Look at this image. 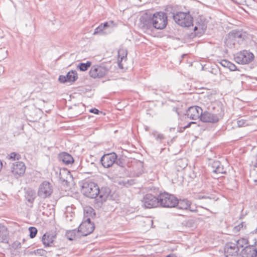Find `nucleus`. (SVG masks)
Returning a JSON list of instances; mask_svg holds the SVG:
<instances>
[{
  "mask_svg": "<svg viewBox=\"0 0 257 257\" xmlns=\"http://www.w3.org/2000/svg\"><path fill=\"white\" fill-rule=\"evenodd\" d=\"M172 18L178 25L183 27H189L193 25V18L189 13L182 12L173 13Z\"/></svg>",
  "mask_w": 257,
  "mask_h": 257,
  "instance_id": "39448f33",
  "label": "nucleus"
},
{
  "mask_svg": "<svg viewBox=\"0 0 257 257\" xmlns=\"http://www.w3.org/2000/svg\"><path fill=\"white\" fill-rule=\"evenodd\" d=\"M9 159H12L13 160H19V159H21V155L18 154V153H15V152H12L9 155Z\"/></svg>",
  "mask_w": 257,
  "mask_h": 257,
  "instance_id": "ea45409f",
  "label": "nucleus"
},
{
  "mask_svg": "<svg viewBox=\"0 0 257 257\" xmlns=\"http://www.w3.org/2000/svg\"><path fill=\"white\" fill-rule=\"evenodd\" d=\"M65 235L70 240H75L82 236L78 228L77 230L75 229L71 230H67L66 232Z\"/></svg>",
  "mask_w": 257,
  "mask_h": 257,
  "instance_id": "5701e85b",
  "label": "nucleus"
},
{
  "mask_svg": "<svg viewBox=\"0 0 257 257\" xmlns=\"http://www.w3.org/2000/svg\"><path fill=\"white\" fill-rule=\"evenodd\" d=\"M221 163L218 161H214L210 163V167L212 168V171L213 173H216L218 171V168L220 166Z\"/></svg>",
  "mask_w": 257,
  "mask_h": 257,
  "instance_id": "f704fd0d",
  "label": "nucleus"
},
{
  "mask_svg": "<svg viewBox=\"0 0 257 257\" xmlns=\"http://www.w3.org/2000/svg\"><path fill=\"white\" fill-rule=\"evenodd\" d=\"M246 37V33L242 30H233L228 33L225 44L229 48H235L236 45L242 44Z\"/></svg>",
  "mask_w": 257,
  "mask_h": 257,
  "instance_id": "f03ea898",
  "label": "nucleus"
},
{
  "mask_svg": "<svg viewBox=\"0 0 257 257\" xmlns=\"http://www.w3.org/2000/svg\"><path fill=\"white\" fill-rule=\"evenodd\" d=\"M8 240V232L7 228L2 225H0V242H7Z\"/></svg>",
  "mask_w": 257,
  "mask_h": 257,
  "instance_id": "bb28decb",
  "label": "nucleus"
},
{
  "mask_svg": "<svg viewBox=\"0 0 257 257\" xmlns=\"http://www.w3.org/2000/svg\"><path fill=\"white\" fill-rule=\"evenodd\" d=\"M134 183V180H123L119 182V184L126 187H128Z\"/></svg>",
  "mask_w": 257,
  "mask_h": 257,
  "instance_id": "e433bc0d",
  "label": "nucleus"
},
{
  "mask_svg": "<svg viewBox=\"0 0 257 257\" xmlns=\"http://www.w3.org/2000/svg\"><path fill=\"white\" fill-rule=\"evenodd\" d=\"M53 193V187L50 183L45 181L40 185L38 195L42 198H46L51 196Z\"/></svg>",
  "mask_w": 257,
  "mask_h": 257,
  "instance_id": "9d476101",
  "label": "nucleus"
},
{
  "mask_svg": "<svg viewBox=\"0 0 257 257\" xmlns=\"http://www.w3.org/2000/svg\"><path fill=\"white\" fill-rule=\"evenodd\" d=\"M89 111L91 113H94L96 114H98L100 113H102L101 111H99L98 109H97V108H93L90 109Z\"/></svg>",
  "mask_w": 257,
  "mask_h": 257,
  "instance_id": "a18cd8bd",
  "label": "nucleus"
},
{
  "mask_svg": "<svg viewBox=\"0 0 257 257\" xmlns=\"http://www.w3.org/2000/svg\"><path fill=\"white\" fill-rule=\"evenodd\" d=\"M220 118L216 114H214L212 112L207 111L203 112L202 111L200 119L205 122L215 123L218 122Z\"/></svg>",
  "mask_w": 257,
  "mask_h": 257,
  "instance_id": "f3484780",
  "label": "nucleus"
},
{
  "mask_svg": "<svg viewBox=\"0 0 257 257\" xmlns=\"http://www.w3.org/2000/svg\"><path fill=\"white\" fill-rule=\"evenodd\" d=\"M145 130L148 131L149 130V127L148 126H146L145 128Z\"/></svg>",
  "mask_w": 257,
  "mask_h": 257,
  "instance_id": "864d4df0",
  "label": "nucleus"
},
{
  "mask_svg": "<svg viewBox=\"0 0 257 257\" xmlns=\"http://www.w3.org/2000/svg\"><path fill=\"white\" fill-rule=\"evenodd\" d=\"M254 166H255V167H257V162L255 163Z\"/></svg>",
  "mask_w": 257,
  "mask_h": 257,
  "instance_id": "5fc2aeb1",
  "label": "nucleus"
},
{
  "mask_svg": "<svg viewBox=\"0 0 257 257\" xmlns=\"http://www.w3.org/2000/svg\"><path fill=\"white\" fill-rule=\"evenodd\" d=\"M193 123H195V122H193V121L190 122L186 126H185L184 127V128H186L189 127L190 126L191 124H193Z\"/></svg>",
  "mask_w": 257,
  "mask_h": 257,
  "instance_id": "8fccbe9b",
  "label": "nucleus"
},
{
  "mask_svg": "<svg viewBox=\"0 0 257 257\" xmlns=\"http://www.w3.org/2000/svg\"><path fill=\"white\" fill-rule=\"evenodd\" d=\"M166 257H176V256L174 255L169 254V255H167Z\"/></svg>",
  "mask_w": 257,
  "mask_h": 257,
  "instance_id": "603ef678",
  "label": "nucleus"
},
{
  "mask_svg": "<svg viewBox=\"0 0 257 257\" xmlns=\"http://www.w3.org/2000/svg\"><path fill=\"white\" fill-rule=\"evenodd\" d=\"M150 134L159 143H162V141L165 139L164 135L159 133L157 131L154 130Z\"/></svg>",
  "mask_w": 257,
  "mask_h": 257,
  "instance_id": "7c9ffc66",
  "label": "nucleus"
},
{
  "mask_svg": "<svg viewBox=\"0 0 257 257\" xmlns=\"http://www.w3.org/2000/svg\"><path fill=\"white\" fill-rule=\"evenodd\" d=\"M107 69L104 66L94 65L91 68L89 75L93 78H101L107 74Z\"/></svg>",
  "mask_w": 257,
  "mask_h": 257,
  "instance_id": "9b49d317",
  "label": "nucleus"
},
{
  "mask_svg": "<svg viewBox=\"0 0 257 257\" xmlns=\"http://www.w3.org/2000/svg\"><path fill=\"white\" fill-rule=\"evenodd\" d=\"M190 202V201L186 199L180 200H178L177 205L179 209L188 210V208L189 207Z\"/></svg>",
  "mask_w": 257,
  "mask_h": 257,
  "instance_id": "c756f323",
  "label": "nucleus"
},
{
  "mask_svg": "<svg viewBox=\"0 0 257 257\" xmlns=\"http://www.w3.org/2000/svg\"><path fill=\"white\" fill-rule=\"evenodd\" d=\"M117 27V24L113 21H109L101 24L94 30L93 35H106L112 33Z\"/></svg>",
  "mask_w": 257,
  "mask_h": 257,
  "instance_id": "423d86ee",
  "label": "nucleus"
},
{
  "mask_svg": "<svg viewBox=\"0 0 257 257\" xmlns=\"http://www.w3.org/2000/svg\"><path fill=\"white\" fill-rule=\"evenodd\" d=\"M237 124L238 127L245 126L248 125L247 121L243 119H241L237 121Z\"/></svg>",
  "mask_w": 257,
  "mask_h": 257,
  "instance_id": "a19ab883",
  "label": "nucleus"
},
{
  "mask_svg": "<svg viewBox=\"0 0 257 257\" xmlns=\"http://www.w3.org/2000/svg\"><path fill=\"white\" fill-rule=\"evenodd\" d=\"M142 206L145 208H153L159 207V197L151 193L144 196L142 199Z\"/></svg>",
  "mask_w": 257,
  "mask_h": 257,
  "instance_id": "0eeeda50",
  "label": "nucleus"
},
{
  "mask_svg": "<svg viewBox=\"0 0 257 257\" xmlns=\"http://www.w3.org/2000/svg\"><path fill=\"white\" fill-rule=\"evenodd\" d=\"M224 250L226 257H239L238 248L233 242H231L226 243Z\"/></svg>",
  "mask_w": 257,
  "mask_h": 257,
  "instance_id": "4468645a",
  "label": "nucleus"
},
{
  "mask_svg": "<svg viewBox=\"0 0 257 257\" xmlns=\"http://www.w3.org/2000/svg\"><path fill=\"white\" fill-rule=\"evenodd\" d=\"M216 174H225L226 169L224 168L223 166L221 164L220 166L218 168V171Z\"/></svg>",
  "mask_w": 257,
  "mask_h": 257,
  "instance_id": "79ce46f5",
  "label": "nucleus"
},
{
  "mask_svg": "<svg viewBox=\"0 0 257 257\" xmlns=\"http://www.w3.org/2000/svg\"><path fill=\"white\" fill-rule=\"evenodd\" d=\"M208 109L210 111V112L216 114L220 118H221L223 115L222 104L219 102L212 103L209 106Z\"/></svg>",
  "mask_w": 257,
  "mask_h": 257,
  "instance_id": "6ab92c4d",
  "label": "nucleus"
},
{
  "mask_svg": "<svg viewBox=\"0 0 257 257\" xmlns=\"http://www.w3.org/2000/svg\"><path fill=\"white\" fill-rule=\"evenodd\" d=\"M12 246L13 248L17 249L21 247V243L19 241H15L13 243Z\"/></svg>",
  "mask_w": 257,
  "mask_h": 257,
  "instance_id": "c03bdc74",
  "label": "nucleus"
},
{
  "mask_svg": "<svg viewBox=\"0 0 257 257\" xmlns=\"http://www.w3.org/2000/svg\"><path fill=\"white\" fill-rule=\"evenodd\" d=\"M254 58L253 54L246 50H243L236 54L234 57L235 62L240 64H245L251 62Z\"/></svg>",
  "mask_w": 257,
  "mask_h": 257,
  "instance_id": "6e6552de",
  "label": "nucleus"
},
{
  "mask_svg": "<svg viewBox=\"0 0 257 257\" xmlns=\"http://www.w3.org/2000/svg\"><path fill=\"white\" fill-rule=\"evenodd\" d=\"M141 27L143 29L152 30L154 28L157 30L164 29L168 24L166 14L164 12H156L152 16L145 15L140 18Z\"/></svg>",
  "mask_w": 257,
  "mask_h": 257,
  "instance_id": "f257e3e1",
  "label": "nucleus"
},
{
  "mask_svg": "<svg viewBox=\"0 0 257 257\" xmlns=\"http://www.w3.org/2000/svg\"><path fill=\"white\" fill-rule=\"evenodd\" d=\"M78 78L77 73L76 71H69L66 75H60L59 81L63 83L66 82H74Z\"/></svg>",
  "mask_w": 257,
  "mask_h": 257,
  "instance_id": "a211bd4d",
  "label": "nucleus"
},
{
  "mask_svg": "<svg viewBox=\"0 0 257 257\" xmlns=\"http://www.w3.org/2000/svg\"><path fill=\"white\" fill-rule=\"evenodd\" d=\"M117 155L115 153L104 155L101 158L100 162L104 168H109L116 161Z\"/></svg>",
  "mask_w": 257,
  "mask_h": 257,
  "instance_id": "ddd939ff",
  "label": "nucleus"
},
{
  "mask_svg": "<svg viewBox=\"0 0 257 257\" xmlns=\"http://www.w3.org/2000/svg\"><path fill=\"white\" fill-rule=\"evenodd\" d=\"M94 228V224L91 221L90 218H87L82 221L78 227L82 236H85L91 233Z\"/></svg>",
  "mask_w": 257,
  "mask_h": 257,
  "instance_id": "1a4fd4ad",
  "label": "nucleus"
},
{
  "mask_svg": "<svg viewBox=\"0 0 257 257\" xmlns=\"http://www.w3.org/2000/svg\"><path fill=\"white\" fill-rule=\"evenodd\" d=\"M91 62L87 61L86 63H80L77 65V68L81 71L87 70L91 66Z\"/></svg>",
  "mask_w": 257,
  "mask_h": 257,
  "instance_id": "473e14b6",
  "label": "nucleus"
},
{
  "mask_svg": "<svg viewBox=\"0 0 257 257\" xmlns=\"http://www.w3.org/2000/svg\"><path fill=\"white\" fill-rule=\"evenodd\" d=\"M161 90L164 93H169L170 92V88L168 86H163L161 87Z\"/></svg>",
  "mask_w": 257,
  "mask_h": 257,
  "instance_id": "49530a36",
  "label": "nucleus"
},
{
  "mask_svg": "<svg viewBox=\"0 0 257 257\" xmlns=\"http://www.w3.org/2000/svg\"><path fill=\"white\" fill-rule=\"evenodd\" d=\"M247 241L246 239L241 238L237 240H235V242L233 243L235 245H236V246H237V248L239 250V248L243 247L244 245L247 243Z\"/></svg>",
  "mask_w": 257,
  "mask_h": 257,
  "instance_id": "72a5a7b5",
  "label": "nucleus"
},
{
  "mask_svg": "<svg viewBox=\"0 0 257 257\" xmlns=\"http://www.w3.org/2000/svg\"><path fill=\"white\" fill-rule=\"evenodd\" d=\"M202 111V109L201 107L197 106H193L188 109L186 115L188 118L196 120L200 118Z\"/></svg>",
  "mask_w": 257,
  "mask_h": 257,
  "instance_id": "2eb2a0df",
  "label": "nucleus"
},
{
  "mask_svg": "<svg viewBox=\"0 0 257 257\" xmlns=\"http://www.w3.org/2000/svg\"><path fill=\"white\" fill-rule=\"evenodd\" d=\"M56 238V233L55 232H47L43 235L42 241L45 247H51L53 245Z\"/></svg>",
  "mask_w": 257,
  "mask_h": 257,
  "instance_id": "dca6fc26",
  "label": "nucleus"
},
{
  "mask_svg": "<svg viewBox=\"0 0 257 257\" xmlns=\"http://www.w3.org/2000/svg\"><path fill=\"white\" fill-rule=\"evenodd\" d=\"M245 228V224L243 222H241L238 225L234 226L233 228V231L234 232H237L240 231L241 229H243Z\"/></svg>",
  "mask_w": 257,
  "mask_h": 257,
  "instance_id": "58836bf2",
  "label": "nucleus"
},
{
  "mask_svg": "<svg viewBox=\"0 0 257 257\" xmlns=\"http://www.w3.org/2000/svg\"><path fill=\"white\" fill-rule=\"evenodd\" d=\"M219 63L223 67L228 68L231 71L237 70L236 66L232 63L228 61V60L223 59L221 60Z\"/></svg>",
  "mask_w": 257,
  "mask_h": 257,
  "instance_id": "cd10ccee",
  "label": "nucleus"
},
{
  "mask_svg": "<svg viewBox=\"0 0 257 257\" xmlns=\"http://www.w3.org/2000/svg\"><path fill=\"white\" fill-rule=\"evenodd\" d=\"M110 192V189L107 186H103L101 188H99V193L95 199L98 206H101L102 203L106 200Z\"/></svg>",
  "mask_w": 257,
  "mask_h": 257,
  "instance_id": "f8f14e48",
  "label": "nucleus"
},
{
  "mask_svg": "<svg viewBox=\"0 0 257 257\" xmlns=\"http://www.w3.org/2000/svg\"><path fill=\"white\" fill-rule=\"evenodd\" d=\"M58 159L60 161L62 162L66 165L70 164L74 161L73 157L70 154L66 152H62L59 154Z\"/></svg>",
  "mask_w": 257,
  "mask_h": 257,
  "instance_id": "4be33fe9",
  "label": "nucleus"
},
{
  "mask_svg": "<svg viewBox=\"0 0 257 257\" xmlns=\"http://www.w3.org/2000/svg\"><path fill=\"white\" fill-rule=\"evenodd\" d=\"M207 28L206 24L204 23H198L194 27V31L196 36H200L204 33Z\"/></svg>",
  "mask_w": 257,
  "mask_h": 257,
  "instance_id": "b1692460",
  "label": "nucleus"
},
{
  "mask_svg": "<svg viewBox=\"0 0 257 257\" xmlns=\"http://www.w3.org/2000/svg\"><path fill=\"white\" fill-rule=\"evenodd\" d=\"M196 198H197L198 199H209V200L211 199L210 197H206L205 196L200 195V194L197 195Z\"/></svg>",
  "mask_w": 257,
  "mask_h": 257,
  "instance_id": "de8ad7c7",
  "label": "nucleus"
},
{
  "mask_svg": "<svg viewBox=\"0 0 257 257\" xmlns=\"http://www.w3.org/2000/svg\"><path fill=\"white\" fill-rule=\"evenodd\" d=\"M25 197L28 202L33 204L36 198L35 191L32 189L28 188L26 190Z\"/></svg>",
  "mask_w": 257,
  "mask_h": 257,
  "instance_id": "393cba45",
  "label": "nucleus"
},
{
  "mask_svg": "<svg viewBox=\"0 0 257 257\" xmlns=\"http://www.w3.org/2000/svg\"><path fill=\"white\" fill-rule=\"evenodd\" d=\"M25 170L26 166L25 164L22 162H17L15 164H13L12 171L14 175L20 176L25 173Z\"/></svg>",
  "mask_w": 257,
  "mask_h": 257,
  "instance_id": "412c9836",
  "label": "nucleus"
},
{
  "mask_svg": "<svg viewBox=\"0 0 257 257\" xmlns=\"http://www.w3.org/2000/svg\"><path fill=\"white\" fill-rule=\"evenodd\" d=\"M256 250L252 244L245 246L240 252L241 257H257Z\"/></svg>",
  "mask_w": 257,
  "mask_h": 257,
  "instance_id": "aec40b11",
  "label": "nucleus"
},
{
  "mask_svg": "<svg viewBox=\"0 0 257 257\" xmlns=\"http://www.w3.org/2000/svg\"><path fill=\"white\" fill-rule=\"evenodd\" d=\"M183 224L186 227L194 228L196 226L195 220L193 219H189L183 222Z\"/></svg>",
  "mask_w": 257,
  "mask_h": 257,
  "instance_id": "c9c22d12",
  "label": "nucleus"
},
{
  "mask_svg": "<svg viewBox=\"0 0 257 257\" xmlns=\"http://www.w3.org/2000/svg\"><path fill=\"white\" fill-rule=\"evenodd\" d=\"M70 172L67 169H60L59 177L62 182H67L68 177L70 176Z\"/></svg>",
  "mask_w": 257,
  "mask_h": 257,
  "instance_id": "c85d7f7f",
  "label": "nucleus"
},
{
  "mask_svg": "<svg viewBox=\"0 0 257 257\" xmlns=\"http://www.w3.org/2000/svg\"><path fill=\"white\" fill-rule=\"evenodd\" d=\"M84 218H87L90 217H94L95 216V212L94 210L91 207H86L84 211Z\"/></svg>",
  "mask_w": 257,
  "mask_h": 257,
  "instance_id": "2f4dec72",
  "label": "nucleus"
},
{
  "mask_svg": "<svg viewBox=\"0 0 257 257\" xmlns=\"http://www.w3.org/2000/svg\"><path fill=\"white\" fill-rule=\"evenodd\" d=\"M188 210L193 212H195L197 211V207L195 205H192L191 202H190L189 207H188Z\"/></svg>",
  "mask_w": 257,
  "mask_h": 257,
  "instance_id": "37998d69",
  "label": "nucleus"
},
{
  "mask_svg": "<svg viewBox=\"0 0 257 257\" xmlns=\"http://www.w3.org/2000/svg\"><path fill=\"white\" fill-rule=\"evenodd\" d=\"M4 71V68L2 66H0V73L1 72L3 73Z\"/></svg>",
  "mask_w": 257,
  "mask_h": 257,
  "instance_id": "3c124183",
  "label": "nucleus"
},
{
  "mask_svg": "<svg viewBox=\"0 0 257 257\" xmlns=\"http://www.w3.org/2000/svg\"><path fill=\"white\" fill-rule=\"evenodd\" d=\"M29 230L30 232L29 235H30V238H34L36 236L37 232H38V230H37V228L35 227H30L29 228Z\"/></svg>",
  "mask_w": 257,
  "mask_h": 257,
  "instance_id": "4c0bfd02",
  "label": "nucleus"
},
{
  "mask_svg": "<svg viewBox=\"0 0 257 257\" xmlns=\"http://www.w3.org/2000/svg\"><path fill=\"white\" fill-rule=\"evenodd\" d=\"M115 163L119 166H122V162L120 160V159H116Z\"/></svg>",
  "mask_w": 257,
  "mask_h": 257,
  "instance_id": "09e8293b",
  "label": "nucleus"
},
{
  "mask_svg": "<svg viewBox=\"0 0 257 257\" xmlns=\"http://www.w3.org/2000/svg\"><path fill=\"white\" fill-rule=\"evenodd\" d=\"M81 191L85 196L94 198L96 197L99 193V187L94 182L86 181L82 183Z\"/></svg>",
  "mask_w": 257,
  "mask_h": 257,
  "instance_id": "20e7f679",
  "label": "nucleus"
},
{
  "mask_svg": "<svg viewBox=\"0 0 257 257\" xmlns=\"http://www.w3.org/2000/svg\"><path fill=\"white\" fill-rule=\"evenodd\" d=\"M127 50L126 49L121 48L119 49L118 51V66L120 68H123L122 64H121L122 61L124 59L126 58Z\"/></svg>",
  "mask_w": 257,
  "mask_h": 257,
  "instance_id": "a878e982",
  "label": "nucleus"
},
{
  "mask_svg": "<svg viewBox=\"0 0 257 257\" xmlns=\"http://www.w3.org/2000/svg\"><path fill=\"white\" fill-rule=\"evenodd\" d=\"M158 197L159 207L173 208L177 205L178 199L174 195L164 192L160 193Z\"/></svg>",
  "mask_w": 257,
  "mask_h": 257,
  "instance_id": "7ed1b4c3",
  "label": "nucleus"
}]
</instances>
